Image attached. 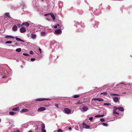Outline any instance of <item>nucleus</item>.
Instances as JSON below:
<instances>
[{
    "instance_id": "40",
    "label": "nucleus",
    "mask_w": 132,
    "mask_h": 132,
    "mask_svg": "<svg viewBox=\"0 0 132 132\" xmlns=\"http://www.w3.org/2000/svg\"><path fill=\"white\" fill-rule=\"evenodd\" d=\"M41 34L42 35H44L45 34V33L44 32H41Z\"/></svg>"
},
{
    "instance_id": "50",
    "label": "nucleus",
    "mask_w": 132,
    "mask_h": 132,
    "mask_svg": "<svg viewBox=\"0 0 132 132\" xmlns=\"http://www.w3.org/2000/svg\"><path fill=\"white\" fill-rule=\"evenodd\" d=\"M17 132H19V131L18 130H17Z\"/></svg>"
},
{
    "instance_id": "46",
    "label": "nucleus",
    "mask_w": 132,
    "mask_h": 132,
    "mask_svg": "<svg viewBox=\"0 0 132 132\" xmlns=\"http://www.w3.org/2000/svg\"><path fill=\"white\" fill-rule=\"evenodd\" d=\"M41 132H46V130H44L43 131H42Z\"/></svg>"
},
{
    "instance_id": "23",
    "label": "nucleus",
    "mask_w": 132,
    "mask_h": 132,
    "mask_svg": "<svg viewBox=\"0 0 132 132\" xmlns=\"http://www.w3.org/2000/svg\"><path fill=\"white\" fill-rule=\"evenodd\" d=\"M107 93L106 92H104L101 93V95H107Z\"/></svg>"
},
{
    "instance_id": "5",
    "label": "nucleus",
    "mask_w": 132,
    "mask_h": 132,
    "mask_svg": "<svg viewBox=\"0 0 132 132\" xmlns=\"http://www.w3.org/2000/svg\"><path fill=\"white\" fill-rule=\"evenodd\" d=\"M46 110L45 108L42 107L39 108L38 110V112H41L44 111Z\"/></svg>"
},
{
    "instance_id": "18",
    "label": "nucleus",
    "mask_w": 132,
    "mask_h": 132,
    "mask_svg": "<svg viewBox=\"0 0 132 132\" xmlns=\"http://www.w3.org/2000/svg\"><path fill=\"white\" fill-rule=\"evenodd\" d=\"M45 128V125L44 124H42V131H43L44 130H45L44 129V128Z\"/></svg>"
},
{
    "instance_id": "34",
    "label": "nucleus",
    "mask_w": 132,
    "mask_h": 132,
    "mask_svg": "<svg viewBox=\"0 0 132 132\" xmlns=\"http://www.w3.org/2000/svg\"><path fill=\"white\" fill-rule=\"evenodd\" d=\"M100 120L102 122H104L105 121V120L103 118H101L100 119Z\"/></svg>"
},
{
    "instance_id": "28",
    "label": "nucleus",
    "mask_w": 132,
    "mask_h": 132,
    "mask_svg": "<svg viewBox=\"0 0 132 132\" xmlns=\"http://www.w3.org/2000/svg\"><path fill=\"white\" fill-rule=\"evenodd\" d=\"M23 26V25H22V24H17V26L18 27H21L22 26Z\"/></svg>"
},
{
    "instance_id": "19",
    "label": "nucleus",
    "mask_w": 132,
    "mask_h": 132,
    "mask_svg": "<svg viewBox=\"0 0 132 132\" xmlns=\"http://www.w3.org/2000/svg\"><path fill=\"white\" fill-rule=\"evenodd\" d=\"M114 110H113V112H116L117 109H118V108L116 107V106H114L113 107Z\"/></svg>"
},
{
    "instance_id": "15",
    "label": "nucleus",
    "mask_w": 132,
    "mask_h": 132,
    "mask_svg": "<svg viewBox=\"0 0 132 132\" xmlns=\"http://www.w3.org/2000/svg\"><path fill=\"white\" fill-rule=\"evenodd\" d=\"M12 110L13 111H19V109L18 107L14 108L12 109Z\"/></svg>"
},
{
    "instance_id": "43",
    "label": "nucleus",
    "mask_w": 132,
    "mask_h": 132,
    "mask_svg": "<svg viewBox=\"0 0 132 132\" xmlns=\"http://www.w3.org/2000/svg\"><path fill=\"white\" fill-rule=\"evenodd\" d=\"M104 116V114H103L102 115H100V117H103Z\"/></svg>"
},
{
    "instance_id": "38",
    "label": "nucleus",
    "mask_w": 132,
    "mask_h": 132,
    "mask_svg": "<svg viewBox=\"0 0 132 132\" xmlns=\"http://www.w3.org/2000/svg\"><path fill=\"white\" fill-rule=\"evenodd\" d=\"M93 117H91L89 118V119L90 121H92L93 119Z\"/></svg>"
},
{
    "instance_id": "7",
    "label": "nucleus",
    "mask_w": 132,
    "mask_h": 132,
    "mask_svg": "<svg viewBox=\"0 0 132 132\" xmlns=\"http://www.w3.org/2000/svg\"><path fill=\"white\" fill-rule=\"evenodd\" d=\"M92 100L94 101L97 100L99 101H104V100L102 98H94L92 99Z\"/></svg>"
},
{
    "instance_id": "9",
    "label": "nucleus",
    "mask_w": 132,
    "mask_h": 132,
    "mask_svg": "<svg viewBox=\"0 0 132 132\" xmlns=\"http://www.w3.org/2000/svg\"><path fill=\"white\" fill-rule=\"evenodd\" d=\"M88 109V107L87 106H84L83 107L82 110L84 112L86 111Z\"/></svg>"
},
{
    "instance_id": "6",
    "label": "nucleus",
    "mask_w": 132,
    "mask_h": 132,
    "mask_svg": "<svg viewBox=\"0 0 132 132\" xmlns=\"http://www.w3.org/2000/svg\"><path fill=\"white\" fill-rule=\"evenodd\" d=\"M12 30L14 31H17L18 29V27L16 25H14L12 28Z\"/></svg>"
},
{
    "instance_id": "51",
    "label": "nucleus",
    "mask_w": 132,
    "mask_h": 132,
    "mask_svg": "<svg viewBox=\"0 0 132 132\" xmlns=\"http://www.w3.org/2000/svg\"><path fill=\"white\" fill-rule=\"evenodd\" d=\"M57 26H59V24H57Z\"/></svg>"
},
{
    "instance_id": "37",
    "label": "nucleus",
    "mask_w": 132,
    "mask_h": 132,
    "mask_svg": "<svg viewBox=\"0 0 132 132\" xmlns=\"http://www.w3.org/2000/svg\"><path fill=\"white\" fill-rule=\"evenodd\" d=\"M95 117L96 118H99L100 117V115H97Z\"/></svg>"
},
{
    "instance_id": "14",
    "label": "nucleus",
    "mask_w": 132,
    "mask_h": 132,
    "mask_svg": "<svg viewBox=\"0 0 132 132\" xmlns=\"http://www.w3.org/2000/svg\"><path fill=\"white\" fill-rule=\"evenodd\" d=\"M15 38L16 40L18 41H20L23 42H24V41L23 40L17 37H15Z\"/></svg>"
},
{
    "instance_id": "24",
    "label": "nucleus",
    "mask_w": 132,
    "mask_h": 132,
    "mask_svg": "<svg viewBox=\"0 0 132 132\" xmlns=\"http://www.w3.org/2000/svg\"><path fill=\"white\" fill-rule=\"evenodd\" d=\"M5 15L7 16V17L9 18H10V16L9 13H6L5 14Z\"/></svg>"
},
{
    "instance_id": "4",
    "label": "nucleus",
    "mask_w": 132,
    "mask_h": 132,
    "mask_svg": "<svg viewBox=\"0 0 132 132\" xmlns=\"http://www.w3.org/2000/svg\"><path fill=\"white\" fill-rule=\"evenodd\" d=\"M82 125L83 126V127L87 129L89 128L90 127L88 125H87L86 123L84 122H83L82 123Z\"/></svg>"
},
{
    "instance_id": "36",
    "label": "nucleus",
    "mask_w": 132,
    "mask_h": 132,
    "mask_svg": "<svg viewBox=\"0 0 132 132\" xmlns=\"http://www.w3.org/2000/svg\"><path fill=\"white\" fill-rule=\"evenodd\" d=\"M29 53L31 54H33L34 53L32 51H30L29 52Z\"/></svg>"
},
{
    "instance_id": "54",
    "label": "nucleus",
    "mask_w": 132,
    "mask_h": 132,
    "mask_svg": "<svg viewBox=\"0 0 132 132\" xmlns=\"http://www.w3.org/2000/svg\"><path fill=\"white\" fill-rule=\"evenodd\" d=\"M1 30V29H0V30Z\"/></svg>"
},
{
    "instance_id": "13",
    "label": "nucleus",
    "mask_w": 132,
    "mask_h": 132,
    "mask_svg": "<svg viewBox=\"0 0 132 132\" xmlns=\"http://www.w3.org/2000/svg\"><path fill=\"white\" fill-rule=\"evenodd\" d=\"M29 110L27 109H23L21 110L20 112H27Z\"/></svg>"
},
{
    "instance_id": "11",
    "label": "nucleus",
    "mask_w": 132,
    "mask_h": 132,
    "mask_svg": "<svg viewBox=\"0 0 132 132\" xmlns=\"http://www.w3.org/2000/svg\"><path fill=\"white\" fill-rule=\"evenodd\" d=\"M22 25H25L27 27H28L29 26V23L28 22H25L22 23Z\"/></svg>"
},
{
    "instance_id": "27",
    "label": "nucleus",
    "mask_w": 132,
    "mask_h": 132,
    "mask_svg": "<svg viewBox=\"0 0 132 132\" xmlns=\"http://www.w3.org/2000/svg\"><path fill=\"white\" fill-rule=\"evenodd\" d=\"M12 42L11 41H8L6 42L5 43L6 44H10L12 43Z\"/></svg>"
},
{
    "instance_id": "25",
    "label": "nucleus",
    "mask_w": 132,
    "mask_h": 132,
    "mask_svg": "<svg viewBox=\"0 0 132 132\" xmlns=\"http://www.w3.org/2000/svg\"><path fill=\"white\" fill-rule=\"evenodd\" d=\"M9 114L11 115H14L15 114V113L13 112H9Z\"/></svg>"
},
{
    "instance_id": "49",
    "label": "nucleus",
    "mask_w": 132,
    "mask_h": 132,
    "mask_svg": "<svg viewBox=\"0 0 132 132\" xmlns=\"http://www.w3.org/2000/svg\"><path fill=\"white\" fill-rule=\"evenodd\" d=\"M28 132H32L31 130H30Z\"/></svg>"
},
{
    "instance_id": "1",
    "label": "nucleus",
    "mask_w": 132,
    "mask_h": 132,
    "mask_svg": "<svg viewBox=\"0 0 132 132\" xmlns=\"http://www.w3.org/2000/svg\"><path fill=\"white\" fill-rule=\"evenodd\" d=\"M45 100H50L51 99L49 98H38L36 100L38 101H43Z\"/></svg>"
},
{
    "instance_id": "16",
    "label": "nucleus",
    "mask_w": 132,
    "mask_h": 132,
    "mask_svg": "<svg viewBox=\"0 0 132 132\" xmlns=\"http://www.w3.org/2000/svg\"><path fill=\"white\" fill-rule=\"evenodd\" d=\"M118 109L121 111H123L124 110L123 108L122 107H118Z\"/></svg>"
},
{
    "instance_id": "39",
    "label": "nucleus",
    "mask_w": 132,
    "mask_h": 132,
    "mask_svg": "<svg viewBox=\"0 0 132 132\" xmlns=\"http://www.w3.org/2000/svg\"><path fill=\"white\" fill-rule=\"evenodd\" d=\"M38 50L40 52V53H42V50L40 48H39Z\"/></svg>"
},
{
    "instance_id": "30",
    "label": "nucleus",
    "mask_w": 132,
    "mask_h": 132,
    "mask_svg": "<svg viewBox=\"0 0 132 132\" xmlns=\"http://www.w3.org/2000/svg\"><path fill=\"white\" fill-rule=\"evenodd\" d=\"M102 124L104 126H108V125L107 124V123H102Z\"/></svg>"
},
{
    "instance_id": "45",
    "label": "nucleus",
    "mask_w": 132,
    "mask_h": 132,
    "mask_svg": "<svg viewBox=\"0 0 132 132\" xmlns=\"http://www.w3.org/2000/svg\"><path fill=\"white\" fill-rule=\"evenodd\" d=\"M128 86L129 87H131V85H130L128 84Z\"/></svg>"
},
{
    "instance_id": "12",
    "label": "nucleus",
    "mask_w": 132,
    "mask_h": 132,
    "mask_svg": "<svg viewBox=\"0 0 132 132\" xmlns=\"http://www.w3.org/2000/svg\"><path fill=\"white\" fill-rule=\"evenodd\" d=\"M50 14L51 15V17L53 18V20H55V18L53 13L52 12H51L50 13Z\"/></svg>"
},
{
    "instance_id": "3",
    "label": "nucleus",
    "mask_w": 132,
    "mask_h": 132,
    "mask_svg": "<svg viewBox=\"0 0 132 132\" xmlns=\"http://www.w3.org/2000/svg\"><path fill=\"white\" fill-rule=\"evenodd\" d=\"M26 29L23 27H22L20 29V31L21 33H24L26 31Z\"/></svg>"
},
{
    "instance_id": "17",
    "label": "nucleus",
    "mask_w": 132,
    "mask_h": 132,
    "mask_svg": "<svg viewBox=\"0 0 132 132\" xmlns=\"http://www.w3.org/2000/svg\"><path fill=\"white\" fill-rule=\"evenodd\" d=\"M31 37L32 38L34 39L36 38V36L35 34H32Z\"/></svg>"
},
{
    "instance_id": "52",
    "label": "nucleus",
    "mask_w": 132,
    "mask_h": 132,
    "mask_svg": "<svg viewBox=\"0 0 132 132\" xmlns=\"http://www.w3.org/2000/svg\"><path fill=\"white\" fill-rule=\"evenodd\" d=\"M1 121V119H0V122Z\"/></svg>"
},
{
    "instance_id": "10",
    "label": "nucleus",
    "mask_w": 132,
    "mask_h": 132,
    "mask_svg": "<svg viewBox=\"0 0 132 132\" xmlns=\"http://www.w3.org/2000/svg\"><path fill=\"white\" fill-rule=\"evenodd\" d=\"M55 32L56 34H59L62 32V31L61 29H58L57 30H56Z\"/></svg>"
},
{
    "instance_id": "35",
    "label": "nucleus",
    "mask_w": 132,
    "mask_h": 132,
    "mask_svg": "<svg viewBox=\"0 0 132 132\" xmlns=\"http://www.w3.org/2000/svg\"><path fill=\"white\" fill-rule=\"evenodd\" d=\"M35 59L34 58H31V60L32 61H35Z\"/></svg>"
},
{
    "instance_id": "53",
    "label": "nucleus",
    "mask_w": 132,
    "mask_h": 132,
    "mask_svg": "<svg viewBox=\"0 0 132 132\" xmlns=\"http://www.w3.org/2000/svg\"><path fill=\"white\" fill-rule=\"evenodd\" d=\"M4 76L3 77V78H4Z\"/></svg>"
},
{
    "instance_id": "33",
    "label": "nucleus",
    "mask_w": 132,
    "mask_h": 132,
    "mask_svg": "<svg viewBox=\"0 0 132 132\" xmlns=\"http://www.w3.org/2000/svg\"><path fill=\"white\" fill-rule=\"evenodd\" d=\"M113 113L114 114H119V113H118L116 112V111L113 112Z\"/></svg>"
},
{
    "instance_id": "47",
    "label": "nucleus",
    "mask_w": 132,
    "mask_h": 132,
    "mask_svg": "<svg viewBox=\"0 0 132 132\" xmlns=\"http://www.w3.org/2000/svg\"><path fill=\"white\" fill-rule=\"evenodd\" d=\"M54 27L55 28H56L57 27V26L56 25L55 26H54Z\"/></svg>"
},
{
    "instance_id": "20",
    "label": "nucleus",
    "mask_w": 132,
    "mask_h": 132,
    "mask_svg": "<svg viewBox=\"0 0 132 132\" xmlns=\"http://www.w3.org/2000/svg\"><path fill=\"white\" fill-rule=\"evenodd\" d=\"M111 95L114 96H119V94H114L112 93H111L110 94Z\"/></svg>"
},
{
    "instance_id": "22",
    "label": "nucleus",
    "mask_w": 132,
    "mask_h": 132,
    "mask_svg": "<svg viewBox=\"0 0 132 132\" xmlns=\"http://www.w3.org/2000/svg\"><path fill=\"white\" fill-rule=\"evenodd\" d=\"M21 49L20 48H17L16 50V51L18 52H21Z\"/></svg>"
},
{
    "instance_id": "32",
    "label": "nucleus",
    "mask_w": 132,
    "mask_h": 132,
    "mask_svg": "<svg viewBox=\"0 0 132 132\" xmlns=\"http://www.w3.org/2000/svg\"><path fill=\"white\" fill-rule=\"evenodd\" d=\"M57 132H63V131L61 129H59L57 130Z\"/></svg>"
},
{
    "instance_id": "8",
    "label": "nucleus",
    "mask_w": 132,
    "mask_h": 132,
    "mask_svg": "<svg viewBox=\"0 0 132 132\" xmlns=\"http://www.w3.org/2000/svg\"><path fill=\"white\" fill-rule=\"evenodd\" d=\"M113 101L115 103H117L119 101V99L118 97H115L113 98Z\"/></svg>"
},
{
    "instance_id": "21",
    "label": "nucleus",
    "mask_w": 132,
    "mask_h": 132,
    "mask_svg": "<svg viewBox=\"0 0 132 132\" xmlns=\"http://www.w3.org/2000/svg\"><path fill=\"white\" fill-rule=\"evenodd\" d=\"M6 38H12L14 39L15 38V37L13 36H6Z\"/></svg>"
},
{
    "instance_id": "31",
    "label": "nucleus",
    "mask_w": 132,
    "mask_h": 132,
    "mask_svg": "<svg viewBox=\"0 0 132 132\" xmlns=\"http://www.w3.org/2000/svg\"><path fill=\"white\" fill-rule=\"evenodd\" d=\"M23 54L25 56H29V55L27 53H23Z\"/></svg>"
},
{
    "instance_id": "44",
    "label": "nucleus",
    "mask_w": 132,
    "mask_h": 132,
    "mask_svg": "<svg viewBox=\"0 0 132 132\" xmlns=\"http://www.w3.org/2000/svg\"><path fill=\"white\" fill-rule=\"evenodd\" d=\"M120 84H124V85H126V84H125V83H123V82H120Z\"/></svg>"
},
{
    "instance_id": "26",
    "label": "nucleus",
    "mask_w": 132,
    "mask_h": 132,
    "mask_svg": "<svg viewBox=\"0 0 132 132\" xmlns=\"http://www.w3.org/2000/svg\"><path fill=\"white\" fill-rule=\"evenodd\" d=\"M79 96H80L79 95H74L73 96V97L74 98H78Z\"/></svg>"
},
{
    "instance_id": "29",
    "label": "nucleus",
    "mask_w": 132,
    "mask_h": 132,
    "mask_svg": "<svg viewBox=\"0 0 132 132\" xmlns=\"http://www.w3.org/2000/svg\"><path fill=\"white\" fill-rule=\"evenodd\" d=\"M104 105H107L108 106H110L111 105V104L110 103H104Z\"/></svg>"
},
{
    "instance_id": "42",
    "label": "nucleus",
    "mask_w": 132,
    "mask_h": 132,
    "mask_svg": "<svg viewBox=\"0 0 132 132\" xmlns=\"http://www.w3.org/2000/svg\"><path fill=\"white\" fill-rule=\"evenodd\" d=\"M49 14H45L44 16H46Z\"/></svg>"
},
{
    "instance_id": "48",
    "label": "nucleus",
    "mask_w": 132,
    "mask_h": 132,
    "mask_svg": "<svg viewBox=\"0 0 132 132\" xmlns=\"http://www.w3.org/2000/svg\"><path fill=\"white\" fill-rule=\"evenodd\" d=\"M69 129L70 130L71 129V127H69Z\"/></svg>"
},
{
    "instance_id": "2",
    "label": "nucleus",
    "mask_w": 132,
    "mask_h": 132,
    "mask_svg": "<svg viewBox=\"0 0 132 132\" xmlns=\"http://www.w3.org/2000/svg\"><path fill=\"white\" fill-rule=\"evenodd\" d=\"M64 111L65 113L67 114H69L71 112V110L68 108H65L64 109Z\"/></svg>"
},
{
    "instance_id": "41",
    "label": "nucleus",
    "mask_w": 132,
    "mask_h": 132,
    "mask_svg": "<svg viewBox=\"0 0 132 132\" xmlns=\"http://www.w3.org/2000/svg\"><path fill=\"white\" fill-rule=\"evenodd\" d=\"M55 105L56 107H58L59 104H55Z\"/></svg>"
}]
</instances>
